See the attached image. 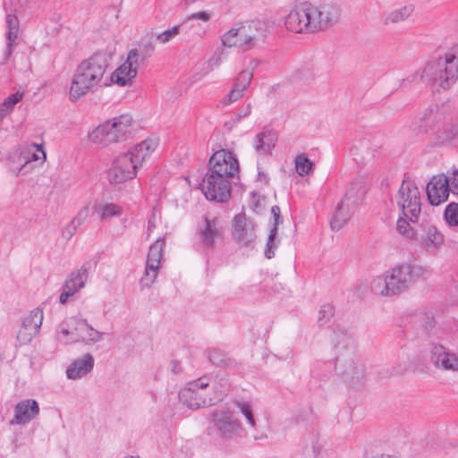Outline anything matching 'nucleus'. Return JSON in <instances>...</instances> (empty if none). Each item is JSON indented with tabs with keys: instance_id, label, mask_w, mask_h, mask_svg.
Segmentation results:
<instances>
[{
	"instance_id": "nucleus-49",
	"label": "nucleus",
	"mask_w": 458,
	"mask_h": 458,
	"mask_svg": "<svg viewBox=\"0 0 458 458\" xmlns=\"http://www.w3.org/2000/svg\"><path fill=\"white\" fill-rule=\"evenodd\" d=\"M445 219L450 226L458 225V203L452 202L445 208Z\"/></svg>"
},
{
	"instance_id": "nucleus-4",
	"label": "nucleus",
	"mask_w": 458,
	"mask_h": 458,
	"mask_svg": "<svg viewBox=\"0 0 458 458\" xmlns=\"http://www.w3.org/2000/svg\"><path fill=\"white\" fill-rule=\"evenodd\" d=\"M392 295L395 296L410 289L413 283L425 280L430 270L419 264L401 263L386 271Z\"/></svg>"
},
{
	"instance_id": "nucleus-10",
	"label": "nucleus",
	"mask_w": 458,
	"mask_h": 458,
	"mask_svg": "<svg viewBox=\"0 0 458 458\" xmlns=\"http://www.w3.org/2000/svg\"><path fill=\"white\" fill-rule=\"evenodd\" d=\"M232 182L233 180L226 177L206 173L200 183V190L207 199L225 203L231 199Z\"/></svg>"
},
{
	"instance_id": "nucleus-9",
	"label": "nucleus",
	"mask_w": 458,
	"mask_h": 458,
	"mask_svg": "<svg viewBox=\"0 0 458 458\" xmlns=\"http://www.w3.org/2000/svg\"><path fill=\"white\" fill-rule=\"evenodd\" d=\"M363 187L360 183H354L345 193V196L337 204L333 214L330 226L334 231L342 229L351 218L358 199L363 194Z\"/></svg>"
},
{
	"instance_id": "nucleus-23",
	"label": "nucleus",
	"mask_w": 458,
	"mask_h": 458,
	"mask_svg": "<svg viewBox=\"0 0 458 458\" xmlns=\"http://www.w3.org/2000/svg\"><path fill=\"white\" fill-rule=\"evenodd\" d=\"M303 3L295 4L284 19V26L287 30L293 33L307 34L306 13H304Z\"/></svg>"
},
{
	"instance_id": "nucleus-53",
	"label": "nucleus",
	"mask_w": 458,
	"mask_h": 458,
	"mask_svg": "<svg viewBox=\"0 0 458 458\" xmlns=\"http://www.w3.org/2000/svg\"><path fill=\"white\" fill-rule=\"evenodd\" d=\"M409 349L410 348L408 345H405L404 347H403L400 356H399V359L403 360V362L405 366V369H410L411 367H412L415 363V360L418 358V355L416 353L410 355L408 353Z\"/></svg>"
},
{
	"instance_id": "nucleus-3",
	"label": "nucleus",
	"mask_w": 458,
	"mask_h": 458,
	"mask_svg": "<svg viewBox=\"0 0 458 458\" xmlns=\"http://www.w3.org/2000/svg\"><path fill=\"white\" fill-rule=\"evenodd\" d=\"M331 344L335 351L336 365L342 367L347 361V366L344 369V376L347 378L360 379L363 375V369L360 365L355 364L352 359L355 349L353 335L348 330L337 327L331 335Z\"/></svg>"
},
{
	"instance_id": "nucleus-21",
	"label": "nucleus",
	"mask_w": 458,
	"mask_h": 458,
	"mask_svg": "<svg viewBox=\"0 0 458 458\" xmlns=\"http://www.w3.org/2000/svg\"><path fill=\"white\" fill-rule=\"evenodd\" d=\"M158 146V140L156 138H148L141 142L134 145L126 151L137 166L141 167L150 156L156 151Z\"/></svg>"
},
{
	"instance_id": "nucleus-29",
	"label": "nucleus",
	"mask_w": 458,
	"mask_h": 458,
	"mask_svg": "<svg viewBox=\"0 0 458 458\" xmlns=\"http://www.w3.org/2000/svg\"><path fill=\"white\" fill-rule=\"evenodd\" d=\"M154 46L151 43L145 44L139 48H131L129 50L125 61L138 72L140 68L146 65L148 59L154 52Z\"/></svg>"
},
{
	"instance_id": "nucleus-5",
	"label": "nucleus",
	"mask_w": 458,
	"mask_h": 458,
	"mask_svg": "<svg viewBox=\"0 0 458 458\" xmlns=\"http://www.w3.org/2000/svg\"><path fill=\"white\" fill-rule=\"evenodd\" d=\"M302 3L304 13H306L307 34L324 31L337 22L340 13L335 4H316L309 1Z\"/></svg>"
},
{
	"instance_id": "nucleus-30",
	"label": "nucleus",
	"mask_w": 458,
	"mask_h": 458,
	"mask_svg": "<svg viewBox=\"0 0 458 458\" xmlns=\"http://www.w3.org/2000/svg\"><path fill=\"white\" fill-rule=\"evenodd\" d=\"M88 279L89 267L83 265L69 275L63 286L74 295L85 287Z\"/></svg>"
},
{
	"instance_id": "nucleus-32",
	"label": "nucleus",
	"mask_w": 458,
	"mask_h": 458,
	"mask_svg": "<svg viewBox=\"0 0 458 458\" xmlns=\"http://www.w3.org/2000/svg\"><path fill=\"white\" fill-rule=\"evenodd\" d=\"M277 135L273 131H263L258 133L253 147L259 155H267L276 147Z\"/></svg>"
},
{
	"instance_id": "nucleus-17",
	"label": "nucleus",
	"mask_w": 458,
	"mask_h": 458,
	"mask_svg": "<svg viewBox=\"0 0 458 458\" xmlns=\"http://www.w3.org/2000/svg\"><path fill=\"white\" fill-rule=\"evenodd\" d=\"M43 322V310L39 308L33 309L21 323L17 334V340L21 344H28L39 332Z\"/></svg>"
},
{
	"instance_id": "nucleus-39",
	"label": "nucleus",
	"mask_w": 458,
	"mask_h": 458,
	"mask_svg": "<svg viewBox=\"0 0 458 458\" xmlns=\"http://www.w3.org/2000/svg\"><path fill=\"white\" fill-rule=\"evenodd\" d=\"M220 234L221 231L218 228L216 222L215 220L205 218L204 225L200 229L202 242L208 246L213 245L215 240L218 238Z\"/></svg>"
},
{
	"instance_id": "nucleus-26",
	"label": "nucleus",
	"mask_w": 458,
	"mask_h": 458,
	"mask_svg": "<svg viewBox=\"0 0 458 458\" xmlns=\"http://www.w3.org/2000/svg\"><path fill=\"white\" fill-rule=\"evenodd\" d=\"M221 43L225 47H236L244 51L250 50V47L246 40L242 23L235 24L229 30L221 36Z\"/></svg>"
},
{
	"instance_id": "nucleus-1",
	"label": "nucleus",
	"mask_w": 458,
	"mask_h": 458,
	"mask_svg": "<svg viewBox=\"0 0 458 458\" xmlns=\"http://www.w3.org/2000/svg\"><path fill=\"white\" fill-rule=\"evenodd\" d=\"M108 55L103 52L93 54L76 68L69 90L70 99L76 101L101 87L108 67Z\"/></svg>"
},
{
	"instance_id": "nucleus-28",
	"label": "nucleus",
	"mask_w": 458,
	"mask_h": 458,
	"mask_svg": "<svg viewBox=\"0 0 458 458\" xmlns=\"http://www.w3.org/2000/svg\"><path fill=\"white\" fill-rule=\"evenodd\" d=\"M244 35L250 49L259 42H263L266 35V26L261 21L241 22Z\"/></svg>"
},
{
	"instance_id": "nucleus-54",
	"label": "nucleus",
	"mask_w": 458,
	"mask_h": 458,
	"mask_svg": "<svg viewBox=\"0 0 458 458\" xmlns=\"http://www.w3.org/2000/svg\"><path fill=\"white\" fill-rule=\"evenodd\" d=\"M90 214L91 209L89 205H85L79 209L72 220L81 226L89 217Z\"/></svg>"
},
{
	"instance_id": "nucleus-59",
	"label": "nucleus",
	"mask_w": 458,
	"mask_h": 458,
	"mask_svg": "<svg viewBox=\"0 0 458 458\" xmlns=\"http://www.w3.org/2000/svg\"><path fill=\"white\" fill-rule=\"evenodd\" d=\"M211 17V14L206 11H202V12H199V13H192L189 19L190 20H201L203 21H209Z\"/></svg>"
},
{
	"instance_id": "nucleus-50",
	"label": "nucleus",
	"mask_w": 458,
	"mask_h": 458,
	"mask_svg": "<svg viewBox=\"0 0 458 458\" xmlns=\"http://www.w3.org/2000/svg\"><path fill=\"white\" fill-rule=\"evenodd\" d=\"M22 95L20 93H15L9 96L0 106V111L4 113V116H5L8 113H10L13 106L21 99Z\"/></svg>"
},
{
	"instance_id": "nucleus-34",
	"label": "nucleus",
	"mask_w": 458,
	"mask_h": 458,
	"mask_svg": "<svg viewBox=\"0 0 458 458\" xmlns=\"http://www.w3.org/2000/svg\"><path fill=\"white\" fill-rule=\"evenodd\" d=\"M94 209L102 222L108 221L112 218H118L124 213L123 207L114 202L97 204Z\"/></svg>"
},
{
	"instance_id": "nucleus-7",
	"label": "nucleus",
	"mask_w": 458,
	"mask_h": 458,
	"mask_svg": "<svg viewBox=\"0 0 458 458\" xmlns=\"http://www.w3.org/2000/svg\"><path fill=\"white\" fill-rule=\"evenodd\" d=\"M394 202L400 214L411 223H417L421 212V195L414 182L403 180L394 196Z\"/></svg>"
},
{
	"instance_id": "nucleus-24",
	"label": "nucleus",
	"mask_w": 458,
	"mask_h": 458,
	"mask_svg": "<svg viewBox=\"0 0 458 458\" xmlns=\"http://www.w3.org/2000/svg\"><path fill=\"white\" fill-rule=\"evenodd\" d=\"M95 364V360L90 353H86L72 360L67 367L65 374L69 379L77 380L89 374Z\"/></svg>"
},
{
	"instance_id": "nucleus-63",
	"label": "nucleus",
	"mask_w": 458,
	"mask_h": 458,
	"mask_svg": "<svg viewBox=\"0 0 458 458\" xmlns=\"http://www.w3.org/2000/svg\"><path fill=\"white\" fill-rule=\"evenodd\" d=\"M4 113H2V111H0V120H2L4 118Z\"/></svg>"
},
{
	"instance_id": "nucleus-40",
	"label": "nucleus",
	"mask_w": 458,
	"mask_h": 458,
	"mask_svg": "<svg viewBox=\"0 0 458 458\" xmlns=\"http://www.w3.org/2000/svg\"><path fill=\"white\" fill-rule=\"evenodd\" d=\"M415 325L421 338H429L435 330L436 321L431 313H425L420 315L415 321Z\"/></svg>"
},
{
	"instance_id": "nucleus-31",
	"label": "nucleus",
	"mask_w": 458,
	"mask_h": 458,
	"mask_svg": "<svg viewBox=\"0 0 458 458\" xmlns=\"http://www.w3.org/2000/svg\"><path fill=\"white\" fill-rule=\"evenodd\" d=\"M87 140L90 145L98 149L106 148L113 144L105 123L89 131Z\"/></svg>"
},
{
	"instance_id": "nucleus-22",
	"label": "nucleus",
	"mask_w": 458,
	"mask_h": 458,
	"mask_svg": "<svg viewBox=\"0 0 458 458\" xmlns=\"http://www.w3.org/2000/svg\"><path fill=\"white\" fill-rule=\"evenodd\" d=\"M251 79V72L246 70L242 71L235 78L230 92L222 98L221 103L224 106H229L241 99L250 84Z\"/></svg>"
},
{
	"instance_id": "nucleus-36",
	"label": "nucleus",
	"mask_w": 458,
	"mask_h": 458,
	"mask_svg": "<svg viewBox=\"0 0 458 458\" xmlns=\"http://www.w3.org/2000/svg\"><path fill=\"white\" fill-rule=\"evenodd\" d=\"M5 22L7 27V47L10 52L17 46V39L20 34V22L16 15L7 14L5 17Z\"/></svg>"
},
{
	"instance_id": "nucleus-42",
	"label": "nucleus",
	"mask_w": 458,
	"mask_h": 458,
	"mask_svg": "<svg viewBox=\"0 0 458 458\" xmlns=\"http://www.w3.org/2000/svg\"><path fill=\"white\" fill-rule=\"evenodd\" d=\"M437 134L442 142L454 140L458 135V121H453L447 117L437 129Z\"/></svg>"
},
{
	"instance_id": "nucleus-48",
	"label": "nucleus",
	"mask_w": 458,
	"mask_h": 458,
	"mask_svg": "<svg viewBox=\"0 0 458 458\" xmlns=\"http://www.w3.org/2000/svg\"><path fill=\"white\" fill-rule=\"evenodd\" d=\"M334 313L335 309L331 304L326 303L321 305L318 313V325L319 327L327 325L334 316Z\"/></svg>"
},
{
	"instance_id": "nucleus-51",
	"label": "nucleus",
	"mask_w": 458,
	"mask_h": 458,
	"mask_svg": "<svg viewBox=\"0 0 458 458\" xmlns=\"http://www.w3.org/2000/svg\"><path fill=\"white\" fill-rule=\"evenodd\" d=\"M209 360L216 366L226 367L229 364L225 353L218 349H214L209 352Z\"/></svg>"
},
{
	"instance_id": "nucleus-45",
	"label": "nucleus",
	"mask_w": 458,
	"mask_h": 458,
	"mask_svg": "<svg viewBox=\"0 0 458 458\" xmlns=\"http://www.w3.org/2000/svg\"><path fill=\"white\" fill-rule=\"evenodd\" d=\"M228 391V384L225 380H213L208 379V392L214 399V404L221 401Z\"/></svg>"
},
{
	"instance_id": "nucleus-6",
	"label": "nucleus",
	"mask_w": 458,
	"mask_h": 458,
	"mask_svg": "<svg viewBox=\"0 0 458 458\" xmlns=\"http://www.w3.org/2000/svg\"><path fill=\"white\" fill-rule=\"evenodd\" d=\"M208 433L219 440H233L242 430L241 420L229 409H216L208 414Z\"/></svg>"
},
{
	"instance_id": "nucleus-43",
	"label": "nucleus",
	"mask_w": 458,
	"mask_h": 458,
	"mask_svg": "<svg viewBox=\"0 0 458 458\" xmlns=\"http://www.w3.org/2000/svg\"><path fill=\"white\" fill-rule=\"evenodd\" d=\"M78 328H83V333L87 334V336H82L81 343L85 344H94L96 343H98L102 340L103 333L98 331L97 329L93 328L90 324L88 323L86 319H82L80 322V325Z\"/></svg>"
},
{
	"instance_id": "nucleus-52",
	"label": "nucleus",
	"mask_w": 458,
	"mask_h": 458,
	"mask_svg": "<svg viewBox=\"0 0 458 458\" xmlns=\"http://www.w3.org/2000/svg\"><path fill=\"white\" fill-rule=\"evenodd\" d=\"M180 33V26H174L157 35L156 39L161 44H166Z\"/></svg>"
},
{
	"instance_id": "nucleus-62",
	"label": "nucleus",
	"mask_w": 458,
	"mask_h": 458,
	"mask_svg": "<svg viewBox=\"0 0 458 458\" xmlns=\"http://www.w3.org/2000/svg\"><path fill=\"white\" fill-rule=\"evenodd\" d=\"M172 370L174 374H178L181 372L180 364L177 361H173L172 363Z\"/></svg>"
},
{
	"instance_id": "nucleus-19",
	"label": "nucleus",
	"mask_w": 458,
	"mask_h": 458,
	"mask_svg": "<svg viewBox=\"0 0 458 458\" xmlns=\"http://www.w3.org/2000/svg\"><path fill=\"white\" fill-rule=\"evenodd\" d=\"M450 192L445 174L434 175L427 184V196L432 206H438L446 201Z\"/></svg>"
},
{
	"instance_id": "nucleus-61",
	"label": "nucleus",
	"mask_w": 458,
	"mask_h": 458,
	"mask_svg": "<svg viewBox=\"0 0 458 458\" xmlns=\"http://www.w3.org/2000/svg\"><path fill=\"white\" fill-rule=\"evenodd\" d=\"M155 227H156L155 216H153L151 218L148 219V228H147L148 235H149L153 232Z\"/></svg>"
},
{
	"instance_id": "nucleus-60",
	"label": "nucleus",
	"mask_w": 458,
	"mask_h": 458,
	"mask_svg": "<svg viewBox=\"0 0 458 458\" xmlns=\"http://www.w3.org/2000/svg\"><path fill=\"white\" fill-rule=\"evenodd\" d=\"M73 296V294L68 290H66L64 286H62V293L59 297V301L61 304H65L68 301L70 297Z\"/></svg>"
},
{
	"instance_id": "nucleus-18",
	"label": "nucleus",
	"mask_w": 458,
	"mask_h": 458,
	"mask_svg": "<svg viewBox=\"0 0 458 458\" xmlns=\"http://www.w3.org/2000/svg\"><path fill=\"white\" fill-rule=\"evenodd\" d=\"M104 123L113 144L125 141L131 134L133 120L129 114H121Z\"/></svg>"
},
{
	"instance_id": "nucleus-8",
	"label": "nucleus",
	"mask_w": 458,
	"mask_h": 458,
	"mask_svg": "<svg viewBox=\"0 0 458 458\" xmlns=\"http://www.w3.org/2000/svg\"><path fill=\"white\" fill-rule=\"evenodd\" d=\"M208 392V378L199 377L191 381L179 392V400L182 405L191 410L211 406L214 399Z\"/></svg>"
},
{
	"instance_id": "nucleus-38",
	"label": "nucleus",
	"mask_w": 458,
	"mask_h": 458,
	"mask_svg": "<svg viewBox=\"0 0 458 458\" xmlns=\"http://www.w3.org/2000/svg\"><path fill=\"white\" fill-rule=\"evenodd\" d=\"M370 291L378 296L393 297L386 272L371 278L369 282Z\"/></svg>"
},
{
	"instance_id": "nucleus-27",
	"label": "nucleus",
	"mask_w": 458,
	"mask_h": 458,
	"mask_svg": "<svg viewBox=\"0 0 458 458\" xmlns=\"http://www.w3.org/2000/svg\"><path fill=\"white\" fill-rule=\"evenodd\" d=\"M271 214L274 221L268 234L267 248L265 250V255L267 259H271L275 256V250L280 243V239L277 238L278 226L284 222L281 216V210L278 206H273L271 208Z\"/></svg>"
},
{
	"instance_id": "nucleus-58",
	"label": "nucleus",
	"mask_w": 458,
	"mask_h": 458,
	"mask_svg": "<svg viewBox=\"0 0 458 458\" xmlns=\"http://www.w3.org/2000/svg\"><path fill=\"white\" fill-rule=\"evenodd\" d=\"M251 113V105L250 104H248L246 106H244L243 108H242L241 110H239L236 114H235V120L237 122H239L240 120H242V118H245L247 117L248 115H250Z\"/></svg>"
},
{
	"instance_id": "nucleus-2",
	"label": "nucleus",
	"mask_w": 458,
	"mask_h": 458,
	"mask_svg": "<svg viewBox=\"0 0 458 458\" xmlns=\"http://www.w3.org/2000/svg\"><path fill=\"white\" fill-rule=\"evenodd\" d=\"M418 74L426 83L442 89H449L458 79V46L427 62Z\"/></svg>"
},
{
	"instance_id": "nucleus-14",
	"label": "nucleus",
	"mask_w": 458,
	"mask_h": 458,
	"mask_svg": "<svg viewBox=\"0 0 458 458\" xmlns=\"http://www.w3.org/2000/svg\"><path fill=\"white\" fill-rule=\"evenodd\" d=\"M448 115L444 106H432L427 108L413 124V130L418 133H426L429 129H437L443 124Z\"/></svg>"
},
{
	"instance_id": "nucleus-35",
	"label": "nucleus",
	"mask_w": 458,
	"mask_h": 458,
	"mask_svg": "<svg viewBox=\"0 0 458 458\" xmlns=\"http://www.w3.org/2000/svg\"><path fill=\"white\" fill-rule=\"evenodd\" d=\"M22 154L24 155L25 163L20 168V172H21L22 169L32 161L43 164L47 159V154L42 143H30L26 145Z\"/></svg>"
},
{
	"instance_id": "nucleus-13",
	"label": "nucleus",
	"mask_w": 458,
	"mask_h": 458,
	"mask_svg": "<svg viewBox=\"0 0 458 458\" xmlns=\"http://www.w3.org/2000/svg\"><path fill=\"white\" fill-rule=\"evenodd\" d=\"M137 165L131 156L124 152L116 157L108 171L107 178L111 183H123L137 175Z\"/></svg>"
},
{
	"instance_id": "nucleus-33",
	"label": "nucleus",
	"mask_w": 458,
	"mask_h": 458,
	"mask_svg": "<svg viewBox=\"0 0 458 458\" xmlns=\"http://www.w3.org/2000/svg\"><path fill=\"white\" fill-rule=\"evenodd\" d=\"M137 71L124 61L111 75V81L120 87L131 85L137 76Z\"/></svg>"
},
{
	"instance_id": "nucleus-11",
	"label": "nucleus",
	"mask_w": 458,
	"mask_h": 458,
	"mask_svg": "<svg viewBox=\"0 0 458 458\" xmlns=\"http://www.w3.org/2000/svg\"><path fill=\"white\" fill-rule=\"evenodd\" d=\"M207 173L233 180L239 171V164L233 155L225 149L216 151L209 159Z\"/></svg>"
},
{
	"instance_id": "nucleus-25",
	"label": "nucleus",
	"mask_w": 458,
	"mask_h": 458,
	"mask_svg": "<svg viewBox=\"0 0 458 458\" xmlns=\"http://www.w3.org/2000/svg\"><path fill=\"white\" fill-rule=\"evenodd\" d=\"M233 234L238 242L243 244L250 243L256 239L255 225L251 221H248L244 215H236Z\"/></svg>"
},
{
	"instance_id": "nucleus-15",
	"label": "nucleus",
	"mask_w": 458,
	"mask_h": 458,
	"mask_svg": "<svg viewBox=\"0 0 458 458\" xmlns=\"http://www.w3.org/2000/svg\"><path fill=\"white\" fill-rule=\"evenodd\" d=\"M420 247L427 253H436L445 242L444 234L433 224L425 222L421 225V233L417 236Z\"/></svg>"
},
{
	"instance_id": "nucleus-47",
	"label": "nucleus",
	"mask_w": 458,
	"mask_h": 458,
	"mask_svg": "<svg viewBox=\"0 0 458 458\" xmlns=\"http://www.w3.org/2000/svg\"><path fill=\"white\" fill-rule=\"evenodd\" d=\"M295 171L300 176H306L312 171L313 163L305 155L300 154L294 159Z\"/></svg>"
},
{
	"instance_id": "nucleus-55",
	"label": "nucleus",
	"mask_w": 458,
	"mask_h": 458,
	"mask_svg": "<svg viewBox=\"0 0 458 458\" xmlns=\"http://www.w3.org/2000/svg\"><path fill=\"white\" fill-rule=\"evenodd\" d=\"M81 320L82 319H78L76 318H70L67 319V322L72 325L71 333L74 334L76 343H81L82 340L81 333H83V328H78Z\"/></svg>"
},
{
	"instance_id": "nucleus-41",
	"label": "nucleus",
	"mask_w": 458,
	"mask_h": 458,
	"mask_svg": "<svg viewBox=\"0 0 458 458\" xmlns=\"http://www.w3.org/2000/svg\"><path fill=\"white\" fill-rule=\"evenodd\" d=\"M235 407L244 417L249 428L256 429L258 422L254 413V404L247 400H238L235 402Z\"/></svg>"
},
{
	"instance_id": "nucleus-46",
	"label": "nucleus",
	"mask_w": 458,
	"mask_h": 458,
	"mask_svg": "<svg viewBox=\"0 0 458 458\" xmlns=\"http://www.w3.org/2000/svg\"><path fill=\"white\" fill-rule=\"evenodd\" d=\"M72 325L67 322V319L63 321L56 330V340L64 344H76L74 334L71 333Z\"/></svg>"
},
{
	"instance_id": "nucleus-37",
	"label": "nucleus",
	"mask_w": 458,
	"mask_h": 458,
	"mask_svg": "<svg viewBox=\"0 0 458 458\" xmlns=\"http://www.w3.org/2000/svg\"><path fill=\"white\" fill-rule=\"evenodd\" d=\"M414 12L413 4H405L389 12L384 20L386 25L396 24L408 20Z\"/></svg>"
},
{
	"instance_id": "nucleus-20",
	"label": "nucleus",
	"mask_w": 458,
	"mask_h": 458,
	"mask_svg": "<svg viewBox=\"0 0 458 458\" xmlns=\"http://www.w3.org/2000/svg\"><path fill=\"white\" fill-rule=\"evenodd\" d=\"M39 414V406L34 399L21 400L14 406V415L10 420L11 425H26Z\"/></svg>"
},
{
	"instance_id": "nucleus-56",
	"label": "nucleus",
	"mask_w": 458,
	"mask_h": 458,
	"mask_svg": "<svg viewBox=\"0 0 458 458\" xmlns=\"http://www.w3.org/2000/svg\"><path fill=\"white\" fill-rule=\"evenodd\" d=\"M445 178L448 180L450 191L458 194V169H454L448 175H445Z\"/></svg>"
},
{
	"instance_id": "nucleus-57",
	"label": "nucleus",
	"mask_w": 458,
	"mask_h": 458,
	"mask_svg": "<svg viewBox=\"0 0 458 458\" xmlns=\"http://www.w3.org/2000/svg\"><path fill=\"white\" fill-rule=\"evenodd\" d=\"M80 225L72 220L62 229V236L66 240L71 239L76 233Z\"/></svg>"
},
{
	"instance_id": "nucleus-12",
	"label": "nucleus",
	"mask_w": 458,
	"mask_h": 458,
	"mask_svg": "<svg viewBox=\"0 0 458 458\" xmlns=\"http://www.w3.org/2000/svg\"><path fill=\"white\" fill-rule=\"evenodd\" d=\"M164 246V240L158 238L155 243L149 247L145 272L140 281L141 289L150 288V286L155 283L158 275L160 262L163 258Z\"/></svg>"
},
{
	"instance_id": "nucleus-44",
	"label": "nucleus",
	"mask_w": 458,
	"mask_h": 458,
	"mask_svg": "<svg viewBox=\"0 0 458 458\" xmlns=\"http://www.w3.org/2000/svg\"><path fill=\"white\" fill-rule=\"evenodd\" d=\"M410 223L411 222L407 217L400 214L396 222V231L404 238L412 240L417 238V231Z\"/></svg>"
},
{
	"instance_id": "nucleus-16",
	"label": "nucleus",
	"mask_w": 458,
	"mask_h": 458,
	"mask_svg": "<svg viewBox=\"0 0 458 458\" xmlns=\"http://www.w3.org/2000/svg\"><path fill=\"white\" fill-rule=\"evenodd\" d=\"M430 361L437 369L458 372V352L446 349L441 344L432 345Z\"/></svg>"
}]
</instances>
